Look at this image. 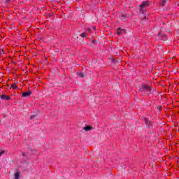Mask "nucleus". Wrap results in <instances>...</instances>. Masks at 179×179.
Here are the masks:
<instances>
[{"instance_id": "nucleus-1", "label": "nucleus", "mask_w": 179, "mask_h": 179, "mask_svg": "<svg viewBox=\"0 0 179 179\" xmlns=\"http://www.w3.org/2000/svg\"><path fill=\"white\" fill-rule=\"evenodd\" d=\"M141 90L147 93V94H152L154 92V90L152 89V86L148 85H143L141 86Z\"/></svg>"}, {"instance_id": "nucleus-2", "label": "nucleus", "mask_w": 179, "mask_h": 179, "mask_svg": "<svg viewBox=\"0 0 179 179\" xmlns=\"http://www.w3.org/2000/svg\"><path fill=\"white\" fill-rule=\"evenodd\" d=\"M146 6H149V1H144L140 6V11L143 12V8H146Z\"/></svg>"}, {"instance_id": "nucleus-3", "label": "nucleus", "mask_w": 179, "mask_h": 179, "mask_svg": "<svg viewBox=\"0 0 179 179\" xmlns=\"http://www.w3.org/2000/svg\"><path fill=\"white\" fill-rule=\"evenodd\" d=\"M31 94V91H27L26 92L22 93V97H29Z\"/></svg>"}, {"instance_id": "nucleus-4", "label": "nucleus", "mask_w": 179, "mask_h": 179, "mask_svg": "<svg viewBox=\"0 0 179 179\" xmlns=\"http://www.w3.org/2000/svg\"><path fill=\"white\" fill-rule=\"evenodd\" d=\"M123 33H125V30L121 28L117 29V34H118L119 36H121V34H122Z\"/></svg>"}, {"instance_id": "nucleus-5", "label": "nucleus", "mask_w": 179, "mask_h": 179, "mask_svg": "<svg viewBox=\"0 0 179 179\" xmlns=\"http://www.w3.org/2000/svg\"><path fill=\"white\" fill-rule=\"evenodd\" d=\"M1 99L2 100H7V101H9V100H10V96H6V95H1Z\"/></svg>"}, {"instance_id": "nucleus-6", "label": "nucleus", "mask_w": 179, "mask_h": 179, "mask_svg": "<svg viewBox=\"0 0 179 179\" xmlns=\"http://www.w3.org/2000/svg\"><path fill=\"white\" fill-rule=\"evenodd\" d=\"M144 121L146 124V125H148L149 127H150V125H152V122L148 121V119L144 118Z\"/></svg>"}, {"instance_id": "nucleus-7", "label": "nucleus", "mask_w": 179, "mask_h": 179, "mask_svg": "<svg viewBox=\"0 0 179 179\" xmlns=\"http://www.w3.org/2000/svg\"><path fill=\"white\" fill-rule=\"evenodd\" d=\"M78 76L80 78H85V76H86V73L78 72Z\"/></svg>"}, {"instance_id": "nucleus-8", "label": "nucleus", "mask_w": 179, "mask_h": 179, "mask_svg": "<svg viewBox=\"0 0 179 179\" xmlns=\"http://www.w3.org/2000/svg\"><path fill=\"white\" fill-rule=\"evenodd\" d=\"M119 16L122 20H125V15L124 13H121Z\"/></svg>"}, {"instance_id": "nucleus-9", "label": "nucleus", "mask_w": 179, "mask_h": 179, "mask_svg": "<svg viewBox=\"0 0 179 179\" xmlns=\"http://www.w3.org/2000/svg\"><path fill=\"white\" fill-rule=\"evenodd\" d=\"M84 129L86 131V132L90 131V129H92V127L91 126H87L84 127Z\"/></svg>"}, {"instance_id": "nucleus-10", "label": "nucleus", "mask_w": 179, "mask_h": 179, "mask_svg": "<svg viewBox=\"0 0 179 179\" xmlns=\"http://www.w3.org/2000/svg\"><path fill=\"white\" fill-rule=\"evenodd\" d=\"M20 177V173L19 172H16L15 174V179H19Z\"/></svg>"}, {"instance_id": "nucleus-11", "label": "nucleus", "mask_w": 179, "mask_h": 179, "mask_svg": "<svg viewBox=\"0 0 179 179\" xmlns=\"http://www.w3.org/2000/svg\"><path fill=\"white\" fill-rule=\"evenodd\" d=\"M87 36V34L86 32H83V34H80V37L85 38Z\"/></svg>"}, {"instance_id": "nucleus-12", "label": "nucleus", "mask_w": 179, "mask_h": 179, "mask_svg": "<svg viewBox=\"0 0 179 179\" xmlns=\"http://www.w3.org/2000/svg\"><path fill=\"white\" fill-rule=\"evenodd\" d=\"M12 89H17V85L16 84L13 83L11 85Z\"/></svg>"}, {"instance_id": "nucleus-13", "label": "nucleus", "mask_w": 179, "mask_h": 179, "mask_svg": "<svg viewBox=\"0 0 179 179\" xmlns=\"http://www.w3.org/2000/svg\"><path fill=\"white\" fill-rule=\"evenodd\" d=\"M158 36H162V37H164V40H166V35H164V34H158Z\"/></svg>"}, {"instance_id": "nucleus-14", "label": "nucleus", "mask_w": 179, "mask_h": 179, "mask_svg": "<svg viewBox=\"0 0 179 179\" xmlns=\"http://www.w3.org/2000/svg\"><path fill=\"white\" fill-rule=\"evenodd\" d=\"M165 3H166V0H162L161 2L162 6H164Z\"/></svg>"}, {"instance_id": "nucleus-15", "label": "nucleus", "mask_w": 179, "mask_h": 179, "mask_svg": "<svg viewBox=\"0 0 179 179\" xmlns=\"http://www.w3.org/2000/svg\"><path fill=\"white\" fill-rule=\"evenodd\" d=\"M36 118V115H33L30 117V120H34Z\"/></svg>"}, {"instance_id": "nucleus-16", "label": "nucleus", "mask_w": 179, "mask_h": 179, "mask_svg": "<svg viewBox=\"0 0 179 179\" xmlns=\"http://www.w3.org/2000/svg\"><path fill=\"white\" fill-rule=\"evenodd\" d=\"M5 3H7V4L10 3V0H6Z\"/></svg>"}, {"instance_id": "nucleus-17", "label": "nucleus", "mask_w": 179, "mask_h": 179, "mask_svg": "<svg viewBox=\"0 0 179 179\" xmlns=\"http://www.w3.org/2000/svg\"><path fill=\"white\" fill-rule=\"evenodd\" d=\"M143 20H144L145 22H146V20H148V17H147L146 16H144V17H143Z\"/></svg>"}, {"instance_id": "nucleus-18", "label": "nucleus", "mask_w": 179, "mask_h": 179, "mask_svg": "<svg viewBox=\"0 0 179 179\" xmlns=\"http://www.w3.org/2000/svg\"><path fill=\"white\" fill-rule=\"evenodd\" d=\"M3 153H5V152L3 151L0 152V157L3 155Z\"/></svg>"}, {"instance_id": "nucleus-19", "label": "nucleus", "mask_w": 179, "mask_h": 179, "mask_svg": "<svg viewBox=\"0 0 179 179\" xmlns=\"http://www.w3.org/2000/svg\"><path fill=\"white\" fill-rule=\"evenodd\" d=\"M3 54V50H0V55H2Z\"/></svg>"}, {"instance_id": "nucleus-20", "label": "nucleus", "mask_w": 179, "mask_h": 179, "mask_svg": "<svg viewBox=\"0 0 179 179\" xmlns=\"http://www.w3.org/2000/svg\"><path fill=\"white\" fill-rule=\"evenodd\" d=\"M115 62H120V60H115Z\"/></svg>"}, {"instance_id": "nucleus-21", "label": "nucleus", "mask_w": 179, "mask_h": 179, "mask_svg": "<svg viewBox=\"0 0 179 179\" xmlns=\"http://www.w3.org/2000/svg\"><path fill=\"white\" fill-rule=\"evenodd\" d=\"M22 156H26V154L25 153H22Z\"/></svg>"}, {"instance_id": "nucleus-22", "label": "nucleus", "mask_w": 179, "mask_h": 179, "mask_svg": "<svg viewBox=\"0 0 179 179\" xmlns=\"http://www.w3.org/2000/svg\"><path fill=\"white\" fill-rule=\"evenodd\" d=\"M93 29H94V30H96V27H93Z\"/></svg>"}, {"instance_id": "nucleus-23", "label": "nucleus", "mask_w": 179, "mask_h": 179, "mask_svg": "<svg viewBox=\"0 0 179 179\" xmlns=\"http://www.w3.org/2000/svg\"><path fill=\"white\" fill-rule=\"evenodd\" d=\"M78 37L77 36V37H76V39L78 40Z\"/></svg>"}, {"instance_id": "nucleus-24", "label": "nucleus", "mask_w": 179, "mask_h": 179, "mask_svg": "<svg viewBox=\"0 0 179 179\" xmlns=\"http://www.w3.org/2000/svg\"><path fill=\"white\" fill-rule=\"evenodd\" d=\"M50 1H54V0H50Z\"/></svg>"}]
</instances>
